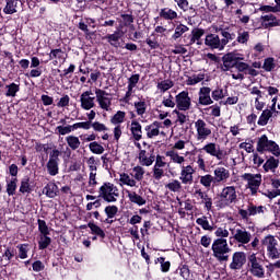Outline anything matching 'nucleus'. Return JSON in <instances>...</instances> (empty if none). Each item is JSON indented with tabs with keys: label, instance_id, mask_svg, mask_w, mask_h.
Wrapping results in <instances>:
<instances>
[{
	"label": "nucleus",
	"instance_id": "1",
	"mask_svg": "<svg viewBox=\"0 0 280 280\" xmlns=\"http://www.w3.org/2000/svg\"><path fill=\"white\" fill-rule=\"evenodd\" d=\"M217 240L213 241L211 250L213 257L219 260L220 264L223 261H229V253L231 247H229V242L224 237H229V230L224 228H218L214 232Z\"/></svg>",
	"mask_w": 280,
	"mask_h": 280
},
{
	"label": "nucleus",
	"instance_id": "2",
	"mask_svg": "<svg viewBox=\"0 0 280 280\" xmlns=\"http://www.w3.org/2000/svg\"><path fill=\"white\" fill-rule=\"evenodd\" d=\"M244 58L238 57L235 52H228L222 57V71H231L235 69L238 73H244L248 75V63L243 62Z\"/></svg>",
	"mask_w": 280,
	"mask_h": 280
},
{
	"label": "nucleus",
	"instance_id": "3",
	"mask_svg": "<svg viewBox=\"0 0 280 280\" xmlns=\"http://www.w3.org/2000/svg\"><path fill=\"white\" fill-rule=\"evenodd\" d=\"M264 259L257 257V254L252 253L247 256V268L253 277L264 279L266 277V270L264 269Z\"/></svg>",
	"mask_w": 280,
	"mask_h": 280
},
{
	"label": "nucleus",
	"instance_id": "4",
	"mask_svg": "<svg viewBox=\"0 0 280 280\" xmlns=\"http://www.w3.org/2000/svg\"><path fill=\"white\" fill-rule=\"evenodd\" d=\"M98 198H103L105 202H116L119 198V188L113 183L105 182L98 189Z\"/></svg>",
	"mask_w": 280,
	"mask_h": 280
},
{
	"label": "nucleus",
	"instance_id": "5",
	"mask_svg": "<svg viewBox=\"0 0 280 280\" xmlns=\"http://www.w3.org/2000/svg\"><path fill=\"white\" fill-rule=\"evenodd\" d=\"M261 244L266 246L269 259H280V244L275 235L268 234L261 240Z\"/></svg>",
	"mask_w": 280,
	"mask_h": 280
},
{
	"label": "nucleus",
	"instance_id": "6",
	"mask_svg": "<svg viewBox=\"0 0 280 280\" xmlns=\"http://www.w3.org/2000/svg\"><path fill=\"white\" fill-rule=\"evenodd\" d=\"M257 152L264 154V152H271L273 156H280L279 144L273 140H268V136L262 135L257 141Z\"/></svg>",
	"mask_w": 280,
	"mask_h": 280
},
{
	"label": "nucleus",
	"instance_id": "7",
	"mask_svg": "<svg viewBox=\"0 0 280 280\" xmlns=\"http://www.w3.org/2000/svg\"><path fill=\"white\" fill-rule=\"evenodd\" d=\"M241 178L247 183L246 189L250 190L252 196H257L259 187H261V174L245 173Z\"/></svg>",
	"mask_w": 280,
	"mask_h": 280
},
{
	"label": "nucleus",
	"instance_id": "8",
	"mask_svg": "<svg viewBox=\"0 0 280 280\" xmlns=\"http://www.w3.org/2000/svg\"><path fill=\"white\" fill-rule=\"evenodd\" d=\"M202 151L206 154H209L210 156L217 159V161H224V156H226L224 150L220 149V144H215V142L207 143L206 145L202 147V149L199 150V152Z\"/></svg>",
	"mask_w": 280,
	"mask_h": 280
},
{
	"label": "nucleus",
	"instance_id": "9",
	"mask_svg": "<svg viewBox=\"0 0 280 280\" xmlns=\"http://www.w3.org/2000/svg\"><path fill=\"white\" fill-rule=\"evenodd\" d=\"M175 104L178 110L187 112L191 109V97L188 91H182L175 96Z\"/></svg>",
	"mask_w": 280,
	"mask_h": 280
},
{
	"label": "nucleus",
	"instance_id": "10",
	"mask_svg": "<svg viewBox=\"0 0 280 280\" xmlns=\"http://www.w3.org/2000/svg\"><path fill=\"white\" fill-rule=\"evenodd\" d=\"M195 128L197 130V141H207L211 137V128L201 118L195 121Z\"/></svg>",
	"mask_w": 280,
	"mask_h": 280
},
{
	"label": "nucleus",
	"instance_id": "11",
	"mask_svg": "<svg viewBox=\"0 0 280 280\" xmlns=\"http://www.w3.org/2000/svg\"><path fill=\"white\" fill-rule=\"evenodd\" d=\"M220 200L225 205V207H229L230 205H233V202H236L237 200V191L235 190V186H228L224 187L220 194Z\"/></svg>",
	"mask_w": 280,
	"mask_h": 280
},
{
	"label": "nucleus",
	"instance_id": "12",
	"mask_svg": "<svg viewBox=\"0 0 280 280\" xmlns=\"http://www.w3.org/2000/svg\"><path fill=\"white\" fill-rule=\"evenodd\" d=\"M246 266V253L244 252H235L232 255V261L229 266L230 270H234V272H237L242 270Z\"/></svg>",
	"mask_w": 280,
	"mask_h": 280
},
{
	"label": "nucleus",
	"instance_id": "13",
	"mask_svg": "<svg viewBox=\"0 0 280 280\" xmlns=\"http://www.w3.org/2000/svg\"><path fill=\"white\" fill-rule=\"evenodd\" d=\"M250 240H253V235L250 232L246 231V229H236L235 234L230 237V244L233 242H237V244H249Z\"/></svg>",
	"mask_w": 280,
	"mask_h": 280
},
{
	"label": "nucleus",
	"instance_id": "14",
	"mask_svg": "<svg viewBox=\"0 0 280 280\" xmlns=\"http://www.w3.org/2000/svg\"><path fill=\"white\" fill-rule=\"evenodd\" d=\"M96 102L103 110H110L112 98L108 96V92L102 89H95Z\"/></svg>",
	"mask_w": 280,
	"mask_h": 280
},
{
	"label": "nucleus",
	"instance_id": "15",
	"mask_svg": "<svg viewBox=\"0 0 280 280\" xmlns=\"http://www.w3.org/2000/svg\"><path fill=\"white\" fill-rule=\"evenodd\" d=\"M93 95V91L89 90L83 92L80 95L81 108L83 110H91V108H95V96Z\"/></svg>",
	"mask_w": 280,
	"mask_h": 280
},
{
	"label": "nucleus",
	"instance_id": "16",
	"mask_svg": "<svg viewBox=\"0 0 280 280\" xmlns=\"http://www.w3.org/2000/svg\"><path fill=\"white\" fill-rule=\"evenodd\" d=\"M194 174H196V170H194V166H183L179 180L183 185H194Z\"/></svg>",
	"mask_w": 280,
	"mask_h": 280
},
{
	"label": "nucleus",
	"instance_id": "17",
	"mask_svg": "<svg viewBox=\"0 0 280 280\" xmlns=\"http://www.w3.org/2000/svg\"><path fill=\"white\" fill-rule=\"evenodd\" d=\"M205 45L210 49H219V51H222L224 49V46L222 45V39H220V36L213 33H210L206 36Z\"/></svg>",
	"mask_w": 280,
	"mask_h": 280
},
{
	"label": "nucleus",
	"instance_id": "18",
	"mask_svg": "<svg viewBox=\"0 0 280 280\" xmlns=\"http://www.w3.org/2000/svg\"><path fill=\"white\" fill-rule=\"evenodd\" d=\"M198 102L200 106H211V104H213V100L211 98V88H200Z\"/></svg>",
	"mask_w": 280,
	"mask_h": 280
},
{
	"label": "nucleus",
	"instance_id": "19",
	"mask_svg": "<svg viewBox=\"0 0 280 280\" xmlns=\"http://www.w3.org/2000/svg\"><path fill=\"white\" fill-rule=\"evenodd\" d=\"M104 213L105 215H107V218L100 219V222H102L103 224H113V222H115L113 218H115L117 213H119V208L115 205L106 206L104 209Z\"/></svg>",
	"mask_w": 280,
	"mask_h": 280
},
{
	"label": "nucleus",
	"instance_id": "20",
	"mask_svg": "<svg viewBox=\"0 0 280 280\" xmlns=\"http://www.w3.org/2000/svg\"><path fill=\"white\" fill-rule=\"evenodd\" d=\"M214 185L218 183H226L229 178H231V172L229 170L224 168V166H218L214 170Z\"/></svg>",
	"mask_w": 280,
	"mask_h": 280
},
{
	"label": "nucleus",
	"instance_id": "21",
	"mask_svg": "<svg viewBox=\"0 0 280 280\" xmlns=\"http://www.w3.org/2000/svg\"><path fill=\"white\" fill-rule=\"evenodd\" d=\"M217 32H220L221 36L223 37L221 39L223 48H225L226 45H229V43H231V40H235V38H236L235 33L231 32V27H225V28L219 27V28H217Z\"/></svg>",
	"mask_w": 280,
	"mask_h": 280
},
{
	"label": "nucleus",
	"instance_id": "22",
	"mask_svg": "<svg viewBox=\"0 0 280 280\" xmlns=\"http://www.w3.org/2000/svg\"><path fill=\"white\" fill-rule=\"evenodd\" d=\"M195 195L199 196L201 199V205H205L206 211H211V209H213V199L209 196V194L202 191V189H197Z\"/></svg>",
	"mask_w": 280,
	"mask_h": 280
},
{
	"label": "nucleus",
	"instance_id": "23",
	"mask_svg": "<svg viewBox=\"0 0 280 280\" xmlns=\"http://www.w3.org/2000/svg\"><path fill=\"white\" fill-rule=\"evenodd\" d=\"M205 36V30L200 27L192 28L190 35H189V43L188 45H202L200 42V38Z\"/></svg>",
	"mask_w": 280,
	"mask_h": 280
},
{
	"label": "nucleus",
	"instance_id": "24",
	"mask_svg": "<svg viewBox=\"0 0 280 280\" xmlns=\"http://www.w3.org/2000/svg\"><path fill=\"white\" fill-rule=\"evenodd\" d=\"M260 21H262L265 30H268V27H279L280 25V20L275 14L262 15Z\"/></svg>",
	"mask_w": 280,
	"mask_h": 280
},
{
	"label": "nucleus",
	"instance_id": "25",
	"mask_svg": "<svg viewBox=\"0 0 280 280\" xmlns=\"http://www.w3.org/2000/svg\"><path fill=\"white\" fill-rule=\"evenodd\" d=\"M130 131L135 141H141V139H143V130L139 121L137 120L131 121Z\"/></svg>",
	"mask_w": 280,
	"mask_h": 280
},
{
	"label": "nucleus",
	"instance_id": "26",
	"mask_svg": "<svg viewBox=\"0 0 280 280\" xmlns=\"http://www.w3.org/2000/svg\"><path fill=\"white\" fill-rule=\"evenodd\" d=\"M32 191H34V186L30 176L26 175L21 179L20 194H32Z\"/></svg>",
	"mask_w": 280,
	"mask_h": 280
},
{
	"label": "nucleus",
	"instance_id": "27",
	"mask_svg": "<svg viewBox=\"0 0 280 280\" xmlns=\"http://www.w3.org/2000/svg\"><path fill=\"white\" fill-rule=\"evenodd\" d=\"M43 194H45V196H47V198H56V196H58V194H59L58 185H56V183H48L43 188Z\"/></svg>",
	"mask_w": 280,
	"mask_h": 280
},
{
	"label": "nucleus",
	"instance_id": "28",
	"mask_svg": "<svg viewBox=\"0 0 280 280\" xmlns=\"http://www.w3.org/2000/svg\"><path fill=\"white\" fill-rule=\"evenodd\" d=\"M279 167V159H276L275 156H270L267 159V161L262 165L264 172H275Z\"/></svg>",
	"mask_w": 280,
	"mask_h": 280
},
{
	"label": "nucleus",
	"instance_id": "29",
	"mask_svg": "<svg viewBox=\"0 0 280 280\" xmlns=\"http://www.w3.org/2000/svg\"><path fill=\"white\" fill-rule=\"evenodd\" d=\"M147 154V151L145 150H140V153H139V161L141 163V165H144L145 167H150V165H152V163H154V154H151L149 158Z\"/></svg>",
	"mask_w": 280,
	"mask_h": 280
},
{
	"label": "nucleus",
	"instance_id": "30",
	"mask_svg": "<svg viewBox=\"0 0 280 280\" xmlns=\"http://www.w3.org/2000/svg\"><path fill=\"white\" fill-rule=\"evenodd\" d=\"M88 228L90 229L92 235H96V237H101V240L106 238V232H104V230L100 228L97 224L89 222Z\"/></svg>",
	"mask_w": 280,
	"mask_h": 280
},
{
	"label": "nucleus",
	"instance_id": "31",
	"mask_svg": "<svg viewBox=\"0 0 280 280\" xmlns=\"http://www.w3.org/2000/svg\"><path fill=\"white\" fill-rule=\"evenodd\" d=\"M160 16L161 19H165V21H174V19H178V13L172 9L164 8L161 9Z\"/></svg>",
	"mask_w": 280,
	"mask_h": 280
},
{
	"label": "nucleus",
	"instance_id": "32",
	"mask_svg": "<svg viewBox=\"0 0 280 280\" xmlns=\"http://www.w3.org/2000/svg\"><path fill=\"white\" fill-rule=\"evenodd\" d=\"M127 194L130 202H132L133 205H138V207H143V205H145V199L138 195L137 192H131L130 190H128Z\"/></svg>",
	"mask_w": 280,
	"mask_h": 280
},
{
	"label": "nucleus",
	"instance_id": "33",
	"mask_svg": "<svg viewBox=\"0 0 280 280\" xmlns=\"http://www.w3.org/2000/svg\"><path fill=\"white\" fill-rule=\"evenodd\" d=\"M196 224L201 226V229L203 231H215V226L210 225L209 219L207 218V215H202L201 218H197Z\"/></svg>",
	"mask_w": 280,
	"mask_h": 280
},
{
	"label": "nucleus",
	"instance_id": "34",
	"mask_svg": "<svg viewBox=\"0 0 280 280\" xmlns=\"http://www.w3.org/2000/svg\"><path fill=\"white\" fill-rule=\"evenodd\" d=\"M50 245H51V237H49V234H40L39 241H38V249L45 250L49 248Z\"/></svg>",
	"mask_w": 280,
	"mask_h": 280
},
{
	"label": "nucleus",
	"instance_id": "35",
	"mask_svg": "<svg viewBox=\"0 0 280 280\" xmlns=\"http://www.w3.org/2000/svg\"><path fill=\"white\" fill-rule=\"evenodd\" d=\"M49 60H62V62H66L67 57H65V52L61 48H56L50 50Z\"/></svg>",
	"mask_w": 280,
	"mask_h": 280
},
{
	"label": "nucleus",
	"instance_id": "36",
	"mask_svg": "<svg viewBox=\"0 0 280 280\" xmlns=\"http://www.w3.org/2000/svg\"><path fill=\"white\" fill-rule=\"evenodd\" d=\"M271 117H272V110L270 109L262 110L257 121L258 126H268V121H270Z\"/></svg>",
	"mask_w": 280,
	"mask_h": 280
},
{
	"label": "nucleus",
	"instance_id": "37",
	"mask_svg": "<svg viewBox=\"0 0 280 280\" xmlns=\"http://www.w3.org/2000/svg\"><path fill=\"white\" fill-rule=\"evenodd\" d=\"M5 97H16V93L21 91V85L16 83H10L9 85H5Z\"/></svg>",
	"mask_w": 280,
	"mask_h": 280
},
{
	"label": "nucleus",
	"instance_id": "38",
	"mask_svg": "<svg viewBox=\"0 0 280 280\" xmlns=\"http://www.w3.org/2000/svg\"><path fill=\"white\" fill-rule=\"evenodd\" d=\"M66 142L68 143V147L70 148V150H78L81 145L80 142V138H78L77 136H68L66 137Z\"/></svg>",
	"mask_w": 280,
	"mask_h": 280
},
{
	"label": "nucleus",
	"instance_id": "39",
	"mask_svg": "<svg viewBox=\"0 0 280 280\" xmlns=\"http://www.w3.org/2000/svg\"><path fill=\"white\" fill-rule=\"evenodd\" d=\"M165 188L168 189V191H173V194H178V191L183 189V184H180L178 179H172V182L165 185Z\"/></svg>",
	"mask_w": 280,
	"mask_h": 280
},
{
	"label": "nucleus",
	"instance_id": "40",
	"mask_svg": "<svg viewBox=\"0 0 280 280\" xmlns=\"http://www.w3.org/2000/svg\"><path fill=\"white\" fill-rule=\"evenodd\" d=\"M229 95V90H222L220 88H217L211 92V97L214 100V102H220V100H224Z\"/></svg>",
	"mask_w": 280,
	"mask_h": 280
},
{
	"label": "nucleus",
	"instance_id": "41",
	"mask_svg": "<svg viewBox=\"0 0 280 280\" xmlns=\"http://www.w3.org/2000/svg\"><path fill=\"white\" fill-rule=\"evenodd\" d=\"M165 156H170L171 161H173V163H178V165L185 163V156L179 155L178 152H175L174 150L166 151Z\"/></svg>",
	"mask_w": 280,
	"mask_h": 280
},
{
	"label": "nucleus",
	"instance_id": "42",
	"mask_svg": "<svg viewBox=\"0 0 280 280\" xmlns=\"http://www.w3.org/2000/svg\"><path fill=\"white\" fill-rule=\"evenodd\" d=\"M185 32H189V27L185 24H179L175 27V32L172 35L173 40H178L185 34Z\"/></svg>",
	"mask_w": 280,
	"mask_h": 280
},
{
	"label": "nucleus",
	"instance_id": "43",
	"mask_svg": "<svg viewBox=\"0 0 280 280\" xmlns=\"http://www.w3.org/2000/svg\"><path fill=\"white\" fill-rule=\"evenodd\" d=\"M7 4L3 8L4 14H16V0H5Z\"/></svg>",
	"mask_w": 280,
	"mask_h": 280
},
{
	"label": "nucleus",
	"instance_id": "44",
	"mask_svg": "<svg viewBox=\"0 0 280 280\" xmlns=\"http://www.w3.org/2000/svg\"><path fill=\"white\" fill-rule=\"evenodd\" d=\"M19 183V178L12 177L11 180L7 184V194L8 196L16 195V184Z\"/></svg>",
	"mask_w": 280,
	"mask_h": 280
},
{
	"label": "nucleus",
	"instance_id": "45",
	"mask_svg": "<svg viewBox=\"0 0 280 280\" xmlns=\"http://www.w3.org/2000/svg\"><path fill=\"white\" fill-rule=\"evenodd\" d=\"M248 215H257V213H264L266 211V207L264 206H255L254 203H249L247 206Z\"/></svg>",
	"mask_w": 280,
	"mask_h": 280
},
{
	"label": "nucleus",
	"instance_id": "46",
	"mask_svg": "<svg viewBox=\"0 0 280 280\" xmlns=\"http://www.w3.org/2000/svg\"><path fill=\"white\" fill-rule=\"evenodd\" d=\"M176 272L183 277L185 280H189L191 277V270H189V266L182 265L176 269Z\"/></svg>",
	"mask_w": 280,
	"mask_h": 280
},
{
	"label": "nucleus",
	"instance_id": "47",
	"mask_svg": "<svg viewBox=\"0 0 280 280\" xmlns=\"http://www.w3.org/2000/svg\"><path fill=\"white\" fill-rule=\"evenodd\" d=\"M133 106L136 108L137 115H140V116L145 115V110H148V104H145V101L135 102Z\"/></svg>",
	"mask_w": 280,
	"mask_h": 280
},
{
	"label": "nucleus",
	"instance_id": "48",
	"mask_svg": "<svg viewBox=\"0 0 280 280\" xmlns=\"http://www.w3.org/2000/svg\"><path fill=\"white\" fill-rule=\"evenodd\" d=\"M90 152L92 154H104V147L97 141H93L89 144Z\"/></svg>",
	"mask_w": 280,
	"mask_h": 280
},
{
	"label": "nucleus",
	"instance_id": "49",
	"mask_svg": "<svg viewBox=\"0 0 280 280\" xmlns=\"http://www.w3.org/2000/svg\"><path fill=\"white\" fill-rule=\"evenodd\" d=\"M37 224H38V231H39L40 235H50L49 225H47L46 220L38 219Z\"/></svg>",
	"mask_w": 280,
	"mask_h": 280
},
{
	"label": "nucleus",
	"instance_id": "50",
	"mask_svg": "<svg viewBox=\"0 0 280 280\" xmlns=\"http://www.w3.org/2000/svg\"><path fill=\"white\" fill-rule=\"evenodd\" d=\"M47 172L50 176H58V162L48 161L46 164Z\"/></svg>",
	"mask_w": 280,
	"mask_h": 280
},
{
	"label": "nucleus",
	"instance_id": "51",
	"mask_svg": "<svg viewBox=\"0 0 280 280\" xmlns=\"http://www.w3.org/2000/svg\"><path fill=\"white\" fill-rule=\"evenodd\" d=\"M173 86H174V81H172L170 79L164 80V81L158 83V89L162 93H165L166 91H170V89H172Z\"/></svg>",
	"mask_w": 280,
	"mask_h": 280
},
{
	"label": "nucleus",
	"instance_id": "52",
	"mask_svg": "<svg viewBox=\"0 0 280 280\" xmlns=\"http://www.w3.org/2000/svg\"><path fill=\"white\" fill-rule=\"evenodd\" d=\"M211 183H215V179L211 174H207L200 177V185H202L207 189L211 187Z\"/></svg>",
	"mask_w": 280,
	"mask_h": 280
},
{
	"label": "nucleus",
	"instance_id": "53",
	"mask_svg": "<svg viewBox=\"0 0 280 280\" xmlns=\"http://www.w3.org/2000/svg\"><path fill=\"white\" fill-rule=\"evenodd\" d=\"M126 119V112L118 110L110 119V122L115 125L117 124H124V120Z\"/></svg>",
	"mask_w": 280,
	"mask_h": 280
},
{
	"label": "nucleus",
	"instance_id": "54",
	"mask_svg": "<svg viewBox=\"0 0 280 280\" xmlns=\"http://www.w3.org/2000/svg\"><path fill=\"white\" fill-rule=\"evenodd\" d=\"M277 67V63H275V58L268 57L265 59L262 69L266 70L267 72H270Z\"/></svg>",
	"mask_w": 280,
	"mask_h": 280
},
{
	"label": "nucleus",
	"instance_id": "55",
	"mask_svg": "<svg viewBox=\"0 0 280 280\" xmlns=\"http://www.w3.org/2000/svg\"><path fill=\"white\" fill-rule=\"evenodd\" d=\"M28 246L30 244L18 245L20 259H27V253L30 252Z\"/></svg>",
	"mask_w": 280,
	"mask_h": 280
},
{
	"label": "nucleus",
	"instance_id": "56",
	"mask_svg": "<svg viewBox=\"0 0 280 280\" xmlns=\"http://www.w3.org/2000/svg\"><path fill=\"white\" fill-rule=\"evenodd\" d=\"M73 130H75L73 128V125H68V126H58L56 128V131L58 132V135L65 136V135H70V132H73Z\"/></svg>",
	"mask_w": 280,
	"mask_h": 280
},
{
	"label": "nucleus",
	"instance_id": "57",
	"mask_svg": "<svg viewBox=\"0 0 280 280\" xmlns=\"http://www.w3.org/2000/svg\"><path fill=\"white\" fill-rule=\"evenodd\" d=\"M237 43L241 45H246L248 40H250V34L248 31H244L243 33H238V36L236 37Z\"/></svg>",
	"mask_w": 280,
	"mask_h": 280
},
{
	"label": "nucleus",
	"instance_id": "58",
	"mask_svg": "<svg viewBox=\"0 0 280 280\" xmlns=\"http://www.w3.org/2000/svg\"><path fill=\"white\" fill-rule=\"evenodd\" d=\"M202 80H205V74L194 75L188 78L187 84L188 86H196V84L202 82Z\"/></svg>",
	"mask_w": 280,
	"mask_h": 280
},
{
	"label": "nucleus",
	"instance_id": "59",
	"mask_svg": "<svg viewBox=\"0 0 280 280\" xmlns=\"http://www.w3.org/2000/svg\"><path fill=\"white\" fill-rule=\"evenodd\" d=\"M133 178H136V180L140 182L143 180V175L145 174V170L142 166H135L133 167Z\"/></svg>",
	"mask_w": 280,
	"mask_h": 280
},
{
	"label": "nucleus",
	"instance_id": "60",
	"mask_svg": "<svg viewBox=\"0 0 280 280\" xmlns=\"http://www.w3.org/2000/svg\"><path fill=\"white\" fill-rule=\"evenodd\" d=\"M91 128H93L94 132H106L108 130V127L100 121H92Z\"/></svg>",
	"mask_w": 280,
	"mask_h": 280
},
{
	"label": "nucleus",
	"instance_id": "61",
	"mask_svg": "<svg viewBox=\"0 0 280 280\" xmlns=\"http://www.w3.org/2000/svg\"><path fill=\"white\" fill-rule=\"evenodd\" d=\"M106 38L112 47H117V43L119 42V33L109 34L106 36Z\"/></svg>",
	"mask_w": 280,
	"mask_h": 280
},
{
	"label": "nucleus",
	"instance_id": "62",
	"mask_svg": "<svg viewBox=\"0 0 280 280\" xmlns=\"http://www.w3.org/2000/svg\"><path fill=\"white\" fill-rule=\"evenodd\" d=\"M145 43L147 45H149L150 49H159L161 47V44L159 43V39L156 37H148L145 39Z\"/></svg>",
	"mask_w": 280,
	"mask_h": 280
},
{
	"label": "nucleus",
	"instance_id": "63",
	"mask_svg": "<svg viewBox=\"0 0 280 280\" xmlns=\"http://www.w3.org/2000/svg\"><path fill=\"white\" fill-rule=\"evenodd\" d=\"M70 102H71V97H69L67 94H63L62 97L57 103V106L58 108H67Z\"/></svg>",
	"mask_w": 280,
	"mask_h": 280
},
{
	"label": "nucleus",
	"instance_id": "64",
	"mask_svg": "<svg viewBox=\"0 0 280 280\" xmlns=\"http://www.w3.org/2000/svg\"><path fill=\"white\" fill-rule=\"evenodd\" d=\"M165 176V172L160 166H153V178L155 180H161Z\"/></svg>",
	"mask_w": 280,
	"mask_h": 280
}]
</instances>
